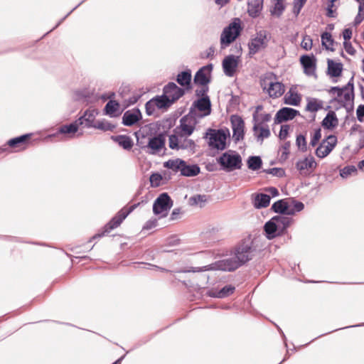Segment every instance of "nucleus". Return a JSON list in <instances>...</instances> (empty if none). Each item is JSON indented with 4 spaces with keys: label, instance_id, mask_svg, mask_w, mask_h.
Segmentation results:
<instances>
[{
    "label": "nucleus",
    "instance_id": "nucleus-1",
    "mask_svg": "<svg viewBox=\"0 0 364 364\" xmlns=\"http://www.w3.org/2000/svg\"><path fill=\"white\" fill-rule=\"evenodd\" d=\"M265 247L264 240L260 237L251 238L250 236L240 242L235 248V256L243 265Z\"/></svg>",
    "mask_w": 364,
    "mask_h": 364
},
{
    "label": "nucleus",
    "instance_id": "nucleus-2",
    "mask_svg": "<svg viewBox=\"0 0 364 364\" xmlns=\"http://www.w3.org/2000/svg\"><path fill=\"white\" fill-rule=\"evenodd\" d=\"M277 76L273 73H267L260 77V85L272 98L281 97L285 91L284 84L277 80Z\"/></svg>",
    "mask_w": 364,
    "mask_h": 364
},
{
    "label": "nucleus",
    "instance_id": "nucleus-3",
    "mask_svg": "<svg viewBox=\"0 0 364 364\" xmlns=\"http://www.w3.org/2000/svg\"><path fill=\"white\" fill-rule=\"evenodd\" d=\"M217 161L221 168L226 172L240 169L242 166L241 156L233 150H228L223 153L217 159Z\"/></svg>",
    "mask_w": 364,
    "mask_h": 364
},
{
    "label": "nucleus",
    "instance_id": "nucleus-4",
    "mask_svg": "<svg viewBox=\"0 0 364 364\" xmlns=\"http://www.w3.org/2000/svg\"><path fill=\"white\" fill-rule=\"evenodd\" d=\"M242 27L239 18L235 20L225 27L220 36V48H225L232 43L240 34Z\"/></svg>",
    "mask_w": 364,
    "mask_h": 364
},
{
    "label": "nucleus",
    "instance_id": "nucleus-5",
    "mask_svg": "<svg viewBox=\"0 0 364 364\" xmlns=\"http://www.w3.org/2000/svg\"><path fill=\"white\" fill-rule=\"evenodd\" d=\"M204 137L208 139V144L211 149L223 151L227 148L228 134L222 129H209Z\"/></svg>",
    "mask_w": 364,
    "mask_h": 364
},
{
    "label": "nucleus",
    "instance_id": "nucleus-6",
    "mask_svg": "<svg viewBox=\"0 0 364 364\" xmlns=\"http://www.w3.org/2000/svg\"><path fill=\"white\" fill-rule=\"evenodd\" d=\"M135 207H136V205H132L131 207H129L128 210H124V209L120 210L117 213V214L114 217H113L108 223H107L105 225L103 231L100 233H97V234L95 235L92 237V240H94L95 238L102 237V236L105 235V233H108L111 230L119 227L121 225V223L123 222V220L128 216V215L134 210Z\"/></svg>",
    "mask_w": 364,
    "mask_h": 364
},
{
    "label": "nucleus",
    "instance_id": "nucleus-7",
    "mask_svg": "<svg viewBox=\"0 0 364 364\" xmlns=\"http://www.w3.org/2000/svg\"><path fill=\"white\" fill-rule=\"evenodd\" d=\"M173 205V202L168 194L162 193L154 202L153 212L156 215H161V217H166Z\"/></svg>",
    "mask_w": 364,
    "mask_h": 364
},
{
    "label": "nucleus",
    "instance_id": "nucleus-8",
    "mask_svg": "<svg viewBox=\"0 0 364 364\" xmlns=\"http://www.w3.org/2000/svg\"><path fill=\"white\" fill-rule=\"evenodd\" d=\"M337 144V137L335 135H329L323 139L316 148L315 154L321 159L327 156Z\"/></svg>",
    "mask_w": 364,
    "mask_h": 364
},
{
    "label": "nucleus",
    "instance_id": "nucleus-9",
    "mask_svg": "<svg viewBox=\"0 0 364 364\" xmlns=\"http://www.w3.org/2000/svg\"><path fill=\"white\" fill-rule=\"evenodd\" d=\"M267 31L260 30L256 33L255 38H252L248 43L250 54L257 53L261 48H264L267 45Z\"/></svg>",
    "mask_w": 364,
    "mask_h": 364
},
{
    "label": "nucleus",
    "instance_id": "nucleus-10",
    "mask_svg": "<svg viewBox=\"0 0 364 364\" xmlns=\"http://www.w3.org/2000/svg\"><path fill=\"white\" fill-rule=\"evenodd\" d=\"M232 129V139L235 143L242 140L245 136V122L242 118L237 114L230 117Z\"/></svg>",
    "mask_w": 364,
    "mask_h": 364
},
{
    "label": "nucleus",
    "instance_id": "nucleus-11",
    "mask_svg": "<svg viewBox=\"0 0 364 364\" xmlns=\"http://www.w3.org/2000/svg\"><path fill=\"white\" fill-rule=\"evenodd\" d=\"M241 266H242V264L240 263V262L237 259L235 256V257L224 259L222 260H219L215 263H213L214 270L232 272L237 269Z\"/></svg>",
    "mask_w": 364,
    "mask_h": 364
},
{
    "label": "nucleus",
    "instance_id": "nucleus-12",
    "mask_svg": "<svg viewBox=\"0 0 364 364\" xmlns=\"http://www.w3.org/2000/svg\"><path fill=\"white\" fill-rule=\"evenodd\" d=\"M166 137L164 133H159L155 136H149L146 144L147 149H151V154H158L162 149H165Z\"/></svg>",
    "mask_w": 364,
    "mask_h": 364
},
{
    "label": "nucleus",
    "instance_id": "nucleus-13",
    "mask_svg": "<svg viewBox=\"0 0 364 364\" xmlns=\"http://www.w3.org/2000/svg\"><path fill=\"white\" fill-rule=\"evenodd\" d=\"M317 163L313 156L309 155L296 163V168L301 175H306L316 169Z\"/></svg>",
    "mask_w": 364,
    "mask_h": 364
},
{
    "label": "nucleus",
    "instance_id": "nucleus-14",
    "mask_svg": "<svg viewBox=\"0 0 364 364\" xmlns=\"http://www.w3.org/2000/svg\"><path fill=\"white\" fill-rule=\"evenodd\" d=\"M163 93L169 98L173 104L185 94V90L179 87L176 83L171 82L164 86Z\"/></svg>",
    "mask_w": 364,
    "mask_h": 364
},
{
    "label": "nucleus",
    "instance_id": "nucleus-15",
    "mask_svg": "<svg viewBox=\"0 0 364 364\" xmlns=\"http://www.w3.org/2000/svg\"><path fill=\"white\" fill-rule=\"evenodd\" d=\"M298 110L291 107H282L276 114L274 117V123L280 124L293 119L296 116L299 115Z\"/></svg>",
    "mask_w": 364,
    "mask_h": 364
},
{
    "label": "nucleus",
    "instance_id": "nucleus-16",
    "mask_svg": "<svg viewBox=\"0 0 364 364\" xmlns=\"http://www.w3.org/2000/svg\"><path fill=\"white\" fill-rule=\"evenodd\" d=\"M238 56L229 55L223 60V69L224 73L228 77H233L238 66Z\"/></svg>",
    "mask_w": 364,
    "mask_h": 364
},
{
    "label": "nucleus",
    "instance_id": "nucleus-17",
    "mask_svg": "<svg viewBox=\"0 0 364 364\" xmlns=\"http://www.w3.org/2000/svg\"><path fill=\"white\" fill-rule=\"evenodd\" d=\"M301 64L306 75L311 76L315 75L316 68V59L314 55H304L300 58Z\"/></svg>",
    "mask_w": 364,
    "mask_h": 364
},
{
    "label": "nucleus",
    "instance_id": "nucleus-18",
    "mask_svg": "<svg viewBox=\"0 0 364 364\" xmlns=\"http://www.w3.org/2000/svg\"><path fill=\"white\" fill-rule=\"evenodd\" d=\"M142 118L141 113L138 108L126 111L122 117V124L131 127L140 121Z\"/></svg>",
    "mask_w": 364,
    "mask_h": 364
},
{
    "label": "nucleus",
    "instance_id": "nucleus-19",
    "mask_svg": "<svg viewBox=\"0 0 364 364\" xmlns=\"http://www.w3.org/2000/svg\"><path fill=\"white\" fill-rule=\"evenodd\" d=\"M213 70V65L208 64L205 66L202 67L200 68L196 73L194 76V83L199 85H208V84L210 82V77H208L205 72H208L209 74Z\"/></svg>",
    "mask_w": 364,
    "mask_h": 364
},
{
    "label": "nucleus",
    "instance_id": "nucleus-20",
    "mask_svg": "<svg viewBox=\"0 0 364 364\" xmlns=\"http://www.w3.org/2000/svg\"><path fill=\"white\" fill-rule=\"evenodd\" d=\"M97 112L95 109H87L85 112L84 114L81 116L77 122L79 125H84V127L90 128L95 126V119Z\"/></svg>",
    "mask_w": 364,
    "mask_h": 364
},
{
    "label": "nucleus",
    "instance_id": "nucleus-21",
    "mask_svg": "<svg viewBox=\"0 0 364 364\" xmlns=\"http://www.w3.org/2000/svg\"><path fill=\"white\" fill-rule=\"evenodd\" d=\"M253 134L258 142L262 144L264 139L269 137L271 133L268 126L263 127L255 122L252 127Z\"/></svg>",
    "mask_w": 364,
    "mask_h": 364
},
{
    "label": "nucleus",
    "instance_id": "nucleus-22",
    "mask_svg": "<svg viewBox=\"0 0 364 364\" xmlns=\"http://www.w3.org/2000/svg\"><path fill=\"white\" fill-rule=\"evenodd\" d=\"M134 134L136 138L137 145L142 149H147L146 144L148 141H146V139H149V136L152 135L150 128L147 126L141 127L139 131L136 132Z\"/></svg>",
    "mask_w": 364,
    "mask_h": 364
},
{
    "label": "nucleus",
    "instance_id": "nucleus-23",
    "mask_svg": "<svg viewBox=\"0 0 364 364\" xmlns=\"http://www.w3.org/2000/svg\"><path fill=\"white\" fill-rule=\"evenodd\" d=\"M272 210L277 213L281 214L280 215H294V211L290 210V206L287 201L284 199L279 200L274 203L272 205Z\"/></svg>",
    "mask_w": 364,
    "mask_h": 364
},
{
    "label": "nucleus",
    "instance_id": "nucleus-24",
    "mask_svg": "<svg viewBox=\"0 0 364 364\" xmlns=\"http://www.w3.org/2000/svg\"><path fill=\"white\" fill-rule=\"evenodd\" d=\"M262 9L263 0H247V13L250 17H258Z\"/></svg>",
    "mask_w": 364,
    "mask_h": 364
},
{
    "label": "nucleus",
    "instance_id": "nucleus-25",
    "mask_svg": "<svg viewBox=\"0 0 364 364\" xmlns=\"http://www.w3.org/2000/svg\"><path fill=\"white\" fill-rule=\"evenodd\" d=\"M193 105L199 111L203 112L204 116H207L210 114L211 102L208 96L199 98L193 102Z\"/></svg>",
    "mask_w": 364,
    "mask_h": 364
},
{
    "label": "nucleus",
    "instance_id": "nucleus-26",
    "mask_svg": "<svg viewBox=\"0 0 364 364\" xmlns=\"http://www.w3.org/2000/svg\"><path fill=\"white\" fill-rule=\"evenodd\" d=\"M353 77H352L349 82L344 86L346 87L345 89V92L341 98V102L345 105L348 102H352L354 99V84H353Z\"/></svg>",
    "mask_w": 364,
    "mask_h": 364
},
{
    "label": "nucleus",
    "instance_id": "nucleus-27",
    "mask_svg": "<svg viewBox=\"0 0 364 364\" xmlns=\"http://www.w3.org/2000/svg\"><path fill=\"white\" fill-rule=\"evenodd\" d=\"M264 231L265 232L266 237L268 240H272L277 236L282 235L279 230H277V225L275 224L273 218L270 219L264 224Z\"/></svg>",
    "mask_w": 364,
    "mask_h": 364
},
{
    "label": "nucleus",
    "instance_id": "nucleus-28",
    "mask_svg": "<svg viewBox=\"0 0 364 364\" xmlns=\"http://www.w3.org/2000/svg\"><path fill=\"white\" fill-rule=\"evenodd\" d=\"M277 227V230L283 235L286 229L290 225L291 218L285 215H277L272 218Z\"/></svg>",
    "mask_w": 364,
    "mask_h": 364
},
{
    "label": "nucleus",
    "instance_id": "nucleus-29",
    "mask_svg": "<svg viewBox=\"0 0 364 364\" xmlns=\"http://www.w3.org/2000/svg\"><path fill=\"white\" fill-rule=\"evenodd\" d=\"M235 288V287L232 285H226L224 287H223L220 290L216 291V290H210L208 292V295L210 297L213 298H225L230 295H231Z\"/></svg>",
    "mask_w": 364,
    "mask_h": 364
},
{
    "label": "nucleus",
    "instance_id": "nucleus-30",
    "mask_svg": "<svg viewBox=\"0 0 364 364\" xmlns=\"http://www.w3.org/2000/svg\"><path fill=\"white\" fill-rule=\"evenodd\" d=\"M328 75L331 77H337L341 75L343 71V64L341 63H335L331 59H328Z\"/></svg>",
    "mask_w": 364,
    "mask_h": 364
},
{
    "label": "nucleus",
    "instance_id": "nucleus-31",
    "mask_svg": "<svg viewBox=\"0 0 364 364\" xmlns=\"http://www.w3.org/2000/svg\"><path fill=\"white\" fill-rule=\"evenodd\" d=\"M179 128L181 129L182 132V134H180L181 138H182L183 136L191 135L195 129V127L193 125H192L190 123H188V119L186 118V117H183L180 119V126L177 127L174 129V132H176V129Z\"/></svg>",
    "mask_w": 364,
    "mask_h": 364
},
{
    "label": "nucleus",
    "instance_id": "nucleus-32",
    "mask_svg": "<svg viewBox=\"0 0 364 364\" xmlns=\"http://www.w3.org/2000/svg\"><path fill=\"white\" fill-rule=\"evenodd\" d=\"M200 167L197 164L188 165L185 161H183V165L181 174L183 176L192 177L196 176L200 173Z\"/></svg>",
    "mask_w": 364,
    "mask_h": 364
},
{
    "label": "nucleus",
    "instance_id": "nucleus-33",
    "mask_svg": "<svg viewBox=\"0 0 364 364\" xmlns=\"http://www.w3.org/2000/svg\"><path fill=\"white\" fill-rule=\"evenodd\" d=\"M338 120L333 111H330L322 121V126L326 129H333L337 127Z\"/></svg>",
    "mask_w": 364,
    "mask_h": 364
},
{
    "label": "nucleus",
    "instance_id": "nucleus-34",
    "mask_svg": "<svg viewBox=\"0 0 364 364\" xmlns=\"http://www.w3.org/2000/svg\"><path fill=\"white\" fill-rule=\"evenodd\" d=\"M112 139L127 150L131 149L134 144L130 136L127 135L112 136Z\"/></svg>",
    "mask_w": 364,
    "mask_h": 364
},
{
    "label": "nucleus",
    "instance_id": "nucleus-35",
    "mask_svg": "<svg viewBox=\"0 0 364 364\" xmlns=\"http://www.w3.org/2000/svg\"><path fill=\"white\" fill-rule=\"evenodd\" d=\"M271 198L269 195L264 193H258L256 195L254 200V206L256 208H266L269 205Z\"/></svg>",
    "mask_w": 364,
    "mask_h": 364
},
{
    "label": "nucleus",
    "instance_id": "nucleus-36",
    "mask_svg": "<svg viewBox=\"0 0 364 364\" xmlns=\"http://www.w3.org/2000/svg\"><path fill=\"white\" fill-rule=\"evenodd\" d=\"M176 81L180 85L190 88L191 81V70H187L178 73L176 77Z\"/></svg>",
    "mask_w": 364,
    "mask_h": 364
},
{
    "label": "nucleus",
    "instance_id": "nucleus-37",
    "mask_svg": "<svg viewBox=\"0 0 364 364\" xmlns=\"http://www.w3.org/2000/svg\"><path fill=\"white\" fill-rule=\"evenodd\" d=\"M183 160L181 159H169L164 163V167L172 170V171L181 172Z\"/></svg>",
    "mask_w": 364,
    "mask_h": 364
},
{
    "label": "nucleus",
    "instance_id": "nucleus-38",
    "mask_svg": "<svg viewBox=\"0 0 364 364\" xmlns=\"http://www.w3.org/2000/svg\"><path fill=\"white\" fill-rule=\"evenodd\" d=\"M301 102V97L297 92L289 90L284 97V102L286 105L298 106Z\"/></svg>",
    "mask_w": 364,
    "mask_h": 364
},
{
    "label": "nucleus",
    "instance_id": "nucleus-39",
    "mask_svg": "<svg viewBox=\"0 0 364 364\" xmlns=\"http://www.w3.org/2000/svg\"><path fill=\"white\" fill-rule=\"evenodd\" d=\"M79 126L80 125L77 122V120H76L75 122L71 123L70 124H65V125L61 126L58 129V132L53 134L52 136H55L58 134H74L77 131Z\"/></svg>",
    "mask_w": 364,
    "mask_h": 364
},
{
    "label": "nucleus",
    "instance_id": "nucleus-40",
    "mask_svg": "<svg viewBox=\"0 0 364 364\" xmlns=\"http://www.w3.org/2000/svg\"><path fill=\"white\" fill-rule=\"evenodd\" d=\"M154 100L156 102L155 105H156L158 109H166L172 105L169 98L164 93L161 96L154 97Z\"/></svg>",
    "mask_w": 364,
    "mask_h": 364
},
{
    "label": "nucleus",
    "instance_id": "nucleus-41",
    "mask_svg": "<svg viewBox=\"0 0 364 364\" xmlns=\"http://www.w3.org/2000/svg\"><path fill=\"white\" fill-rule=\"evenodd\" d=\"M31 134H23L9 140L7 144L12 148L18 147L20 145L23 144L31 137Z\"/></svg>",
    "mask_w": 364,
    "mask_h": 364
},
{
    "label": "nucleus",
    "instance_id": "nucleus-42",
    "mask_svg": "<svg viewBox=\"0 0 364 364\" xmlns=\"http://www.w3.org/2000/svg\"><path fill=\"white\" fill-rule=\"evenodd\" d=\"M262 165V161L260 156H250L247 159V166L252 171L259 170Z\"/></svg>",
    "mask_w": 364,
    "mask_h": 364
},
{
    "label": "nucleus",
    "instance_id": "nucleus-43",
    "mask_svg": "<svg viewBox=\"0 0 364 364\" xmlns=\"http://www.w3.org/2000/svg\"><path fill=\"white\" fill-rule=\"evenodd\" d=\"M321 37L323 46H324L326 50L333 51L334 49L332 48V46L334 43V40L331 34L328 32H324L321 34Z\"/></svg>",
    "mask_w": 364,
    "mask_h": 364
},
{
    "label": "nucleus",
    "instance_id": "nucleus-44",
    "mask_svg": "<svg viewBox=\"0 0 364 364\" xmlns=\"http://www.w3.org/2000/svg\"><path fill=\"white\" fill-rule=\"evenodd\" d=\"M322 108V102L316 99H311L308 101L306 109L307 111L315 112Z\"/></svg>",
    "mask_w": 364,
    "mask_h": 364
},
{
    "label": "nucleus",
    "instance_id": "nucleus-45",
    "mask_svg": "<svg viewBox=\"0 0 364 364\" xmlns=\"http://www.w3.org/2000/svg\"><path fill=\"white\" fill-rule=\"evenodd\" d=\"M119 107V104L115 100H109L105 107V112L107 114L113 116V114Z\"/></svg>",
    "mask_w": 364,
    "mask_h": 364
},
{
    "label": "nucleus",
    "instance_id": "nucleus-46",
    "mask_svg": "<svg viewBox=\"0 0 364 364\" xmlns=\"http://www.w3.org/2000/svg\"><path fill=\"white\" fill-rule=\"evenodd\" d=\"M276 3L272 9L270 10L272 15H275L279 17L285 9V6L283 4V0H276Z\"/></svg>",
    "mask_w": 364,
    "mask_h": 364
},
{
    "label": "nucleus",
    "instance_id": "nucleus-47",
    "mask_svg": "<svg viewBox=\"0 0 364 364\" xmlns=\"http://www.w3.org/2000/svg\"><path fill=\"white\" fill-rule=\"evenodd\" d=\"M116 126L108 122L107 121H98L96 122L94 128L98 129L102 131H113Z\"/></svg>",
    "mask_w": 364,
    "mask_h": 364
},
{
    "label": "nucleus",
    "instance_id": "nucleus-48",
    "mask_svg": "<svg viewBox=\"0 0 364 364\" xmlns=\"http://www.w3.org/2000/svg\"><path fill=\"white\" fill-rule=\"evenodd\" d=\"M296 144L298 146L299 149L302 152H306L307 151V144L304 135L299 134L296 136Z\"/></svg>",
    "mask_w": 364,
    "mask_h": 364
},
{
    "label": "nucleus",
    "instance_id": "nucleus-49",
    "mask_svg": "<svg viewBox=\"0 0 364 364\" xmlns=\"http://www.w3.org/2000/svg\"><path fill=\"white\" fill-rule=\"evenodd\" d=\"M180 135L171 134L168 137V146L171 149L178 150L180 144Z\"/></svg>",
    "mask_w": 364,
    "mask_h": 364
},
{
    "label": "nucleus",
    "instance_id": "nucleus-50",
    "mask_svg": "<svg viewBox=\"0 0 364 364\" xmlns=\"http://www.w3.org/2000/svg\"><path fill=\"white\" fill-rule=\"evenodd\" d=\"M356 173L357 168L355 166H347L341 170L340 175L342 178H347L348 176Z\"/></svg>",
    "mask_w": 364,
    "mask_h": 364
},
{
    "label": "nucleus",
    "instance_id": "nucleus-51",
    "mask_svg": "<svg viewBox=\"0 0 364 364\" xmlns=\"http://www.w3.org/2000/svg\"><path fill=\"white\" fill-rule=\"evenodd\" d=\"M207 200L208 197L205 195H196L191 198L192 204L199 205L200 207H203Z\"/></svg>",
    "mask_w": 364,
    "mask_h": 364
},
{
    "label": "nucleus",
    "instance_id": "nucleus-52",
    "mask_svg": "<svg viewBox=\"0 0 364 364\" xmlns=\"http://www.w3.org/2000/svg\"><path fill=\"white\" fill-rule=\"evenodd\" d=\"M196 146L195 142L192 139H180L179 149H193Z\"/></svg>",
    "mask_w": 364,
    "mask_h": 364
},
{
    "label": "nucleus",
    "instance_id": "nucleus-53",
    "mask_svg": "<svg viewBox=\"0 0 364 364\" xmlns=\"http://www.w3.org/2000/svg\"><path fill=\"white\" fill-rule=\"evenodd\" d=\"M263 172L279 178L283 177L285 175V171L282 168H272L268 169H264Z\"/></svg>",
    "mask_w": 364,
    "mask_h": 364
},
{
    "label": "nucleus",
    "instance_id": "nucleus-54",
    "mask_svg": "<svg viewBox=\"0 0 364 364\" xmlns=\"http://www.w3.org/2000/svg\"><path fill=\"white\" fill-rule=\"evenodd\" d=\"M291 146L290 141H286L284 144L282 146L280 151H282L280 159L285 161L287 159L289 154V149Z\"/></svg>",
    "mask_w": 364,
    "mask_h": 364
},
{
    "label": "nucleus",
    "instance_id": "nucleus-55",
    "mask_svg": "<svg viewBox=\"0 0 364 364\" xmlns=\"http://www.w3.org/2000/svg\"><path fill=\"white\" fill-rule=\"evenodd\" d=\"M155 100L152 98L145 104V109L147 115L151 116L155 112L156 107V105H155Z\"/></svg>",
    "mask_w": 364,
    "mask_h": 364
},
{
    "label": "nucleus",
    "instance_id": "nucleus-56",
    "mask_svg": "<svg viewBox=\"0 0 364 364\" xmlns=\"http://www.w3.org/2000/svg\"><path fill=\"white\" fill-rule=\"evenodd\" d=\"M162 176L160 173H154L150 176L149 181L152 187H158L161 184Z\"/></svg>",
    "mask_w": 364,
    "mask_h": 364
},
{
    "label": "nucleus",
    "instance_id": "nucleus-57",
    "mask_svg": "<svg viewBox=\"0 0 364 364\" xmlns=\"http://www.w3.org/2000/svg\"><path fill=\"white\" fill-rule=\"evenodd\" d=\"M208 270H214V267H213V263L208 265H205L200 267H191L188 270L183 271L184 272H200Z\"/></svg>",
    "mask_w": 364,
    "mask_h": 364
},
{
    "label": "nucleus",
    "instance_id": "nucleus-58",
    "mask_svg": "<svg viewBox=\"0 0 364 364\" xmlns=\"http://www.w3.org/2000/svg\"><path fill=\"white\" fill-rule=\"evenodd\" d=\"M313 46V41L309 36H304L301 43V46L306 50H311Z\"/></svg>",
    "mask_w": 364,
    "mask_h": 364
},
{
    "label": "nucleus",
    "instance_id": "nucleus-59",
    "mask_svg": "<svg viewBox=\"0 0 364 364\" xmlns=\"http://www.w3.org/2000/svg\"><path fill=\"white\" fill-rule=\"evenodd\" d=\"M321 138V129L318 128L315 129L314 135L311 137L310 145L315 146Z\"/></svg>",
    "mask_w": 364,
    "mask_h": 364
},
{
    "label": "nucleus",
    "instance_id": "nucleus-60",
    "mask_svg": "<svg viewBox=\"0 0 364 364\" xmlns=\"http://www.w3.org/2000/svg\"><path fill=\"white\" fill-rule=\"evenodd\" d=\"M337 1V0H329L327 4V13L326 16L330 18L336 17L335 11L333 10V7L334 6V3Z\"/></svg>",
    "mask_w": 364,
    "mask_h": 364
},
{
    "label": "nucleus",
    "instance_id": "nucleus-61",
    "mask_svg": "<svg viewBox=\"0 0 364 364\" xmlns=\"http://www.w3.org/2000/svg\"><path fill=\"white\" fill-rule=\"evenodd\" d=\"M346 87H331L329 90V93L332 95H336L337 97H341Z\"/></svg>",
    "mask_w": 364,
    "mask_h": 364
},
{
    "label": "nucleus",
    "instance_id": "nucleus-62",
    "mask_svg": "<svg viewBox=\"0 0 364 364\" xmlns=\"http://www.w3.org/2000/svg\"><path fill=\"white\" fill-rule=\"evenodd\" d=\"M293 4H294L293 13L296 16L300 13L301 10L304 7L305 3L299 1L297 0H294Z\"/></svg>",
    "mask_w": 364,
    "mask_h": 364
},
{
    "label": "nucleus",
    "instance_id": "nucleus-63",
    "mask_svg": "<svg viewBox=\"0 0 364 364\" xmlns=\"http://www.w3.org/2000/svg\"><path fill=\"white\" fill-rule=\"evenodd\" d=\"M291 203L293 204V208H290V210H293L294 214L296 212H300L304 208V203L300 201L293 200Z\"/></svg>",
    "mask_w": 364,
    "mask_h": 364
},
{
    "label": "nucleus",
    "instance_id": "nucleus-64",
    "mask_svg": "<svg viewBox=\"0 0 364 364\" xmlns=\"http://www.w3.org/2000/svg\"><path fill=\"white\" fill-rule=\"evenodd\" d=\"M357 119L360 122L364 121V105H360L358 107L356 110Z\"/></svg>",
    "mask_w": 364,
    "mask_h": 364
}]
</instances>
